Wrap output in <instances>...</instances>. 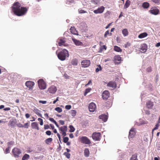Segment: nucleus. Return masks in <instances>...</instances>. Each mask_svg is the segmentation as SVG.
Segmentation results:
<instances>
[{
  "instance_id": "44",
  "label": "nucleus",
  "mask_w": 160,
  "mask_h": 160,
  "mask_svg": "<svg viewBox=\"0 0 160 160\" xmlns=\"http://www.w3.org/2000/svg\"><path fill=\"white\" fill-rule=\"evenodd\" d=\"M68 140V138L67 137H63V141L64 143H66Z\"/></svg>"
},
{
  "instance_id": "22",
  "label": "nucleus",
  "mask_w": 160,
  "mask_h": 160,
  "mask_svg": "<svg viewBox=\"0 0 160 160\" xmlns=\"http://www.w3.org/2000/svg\"><path fill=\"white\" fill-rule=\"evenodd\" d=\"M141 52H146L147 49V45L146 44H143L140 48Z\"/></svg>"
},
{
  "instance_id": "55",
  "label": "nucleus",
  "mask_w": 160,
  "mask_h": 160,
  "mask_svg": "<svg viewBox=\"0 0 160 160\" xmlns=\"http://www.w3.org/2000/svg\"><path fill=\"white\" fill-rule=\"evenodd\" d=\"M91 90L90 88H87L85 90V94H87L89 92L90 90Z\"/></svg>"
},
{
  "instance_id": "14",
  "label": "nucleus",
  "mask_w": 160,
  "mask_h": 160,
  "mask_svg": "<svg viewBox=\"0 0 160 160\" xmlns=\"http://www.w3.org/2000/svg\"><path fill=\"white\" fill-rule=\"evenodd\" d=\"M136 134L134 128H131L129 132L128 138H133Z\"/></svg>"
},
{
  "instance_id": "47",
  "label": "nucleus",
  "mask_w": 160,
  "mask_h": 160,
  "mask_svg": "<svg viewBox=\"0 0 160 160\" xmlns=\"http://www.w3.org/2000/svg\"><path fill=\"white\" fill-rule=\"evenodd\" d=\"M10 147H8V148H7L5 150V153L6 154H7L8 153H9L10 152Z\"/></svg>"
},
{
  "instance_id": "16",
  "label": "nucleus",
  "mask_w": 160,
  "mask_h": 160,
  "mask_svg": "<svg viewBox=\"0 0 160 160\" xmlns=\"http://www.w3.org/2000/svg\"><path fill=\"white\" fill-rule=\"evenodd\" d=\"M72 40L73 41V42H74V44L76 46H83V44L81 42L79 41L78 40H77L75 38H72Z\"/></svg>"
},
{
  "instance_id": "29",
  "label": "nucleus",
  "mask_w": 160,
  "mask_h": 160,
  "mask_svg": "<svg viewBox=\"0 0 160 160\" xmlns=\"http://www.w3.org/2000/svg\"><path fill=\"white\" fill-rule=\"evenodd\" d=\"M122 32L123 35L124 37L128 36V32L127 29H124L123 30H122Z\"/></svg>"
},
{
  "instance_id": "31",
  "label": "nucleus",
  "mask_w": 160,
  "mask_h": 160,
  "mask_svg": "<svg viewBox=\"0 0 160 160\" xmlns=\"http://www.w3.org/2000/svg\"><path fill=\"white\" fill-rule=\"evenodd\" d=\"M149 6V4L147 2H143L142 5V7L144 8H147Z\"/></svg>"
},
{
  "instance_id": "37",
  "label": "nucleus",
  "mask_w": 160,
  "mask_h": 160,
  "mask_svg": "<svg viewBox=\"0 0 160 160\" xmlns=\"http://www.w3.org/2000/svg\"><path fill=\"white\" fill-rule=\"evenodd\" d=\"M91 2L95 5H97L99 3V1L98 0H91Z\"/></svg>"
},
{
  "instance_id": "57",
  "label": "nucleus",
  "mask_w": 160,
  "mask_h": 160,
  "mask_svg": "<svg viewBox=\"0 0 160 160\" xmlns=\"http://www.w3.org/2000/svg\"><path fill=\"white\" fill-rule=\"evenodd\" d=\"M159 126V125L158 124H157L156 125L155 127L153 129V130H156L158 129V127Z\"/></svg>"
},
{
  "instance_id": "4",
  "label": "nucleus",
  "mask_w": 160,
  "mask_h": 160,
  "mask_svg": "<svg viewBox=\"0 0 160 160\" xmlns=\"http://www.w3.org/2000/svg\"><path fill=\"white\" fill-rule=\"evenodd\" d=\"M38 87L40 89H45L46 88V84L42 79H39L38 81Z\"/></svg>"
},
{
  "instance_id": "18",
  "label": "nucleus",
  "mask_w": 160,
  "mask_h": 160,
  "mask_svg": "<svg viewBox=\"0 0 160 160\" xmlns=\"http://www.w3.org/2000/svg\"><path fill=\"white\" fill-rule=\"evenodd\" d=\"M58 42L59 46H61L62 45L65 46V41L62 39H58Z\"/></svg>"
},
{
  "instance_id": "17",
  "label": "nucleus",
  "mask_w": 160,
  "mask_h": 160,
  "mask_svg": "<svg viewBox=\"0 0 160 160\" xmlns=\"http://www.w3.org/2000/svg\"><path fill=\"white\" fill-rule=\"evenodd\" d=\"M153 103L152 102H151L150 101H149L147 102L146 103V106L148 108L150 109H152L153 107Z\"/></svg>"
},
{
  "instance_id": "34",
  "label": "nucleus",
  "mask_w": 160,
  "mask_h": 160,
  "mask_svg": "<svg viewBox=\"0 0 160 160\" xmlns=\"http://www.w3.org/2000/svg\"><path fill=\"white\" fill-rule=\"evenodd\" d=\"M30 157L29 155L25 154H24V155L23 156L22 158V160H26V159H28V158H29Z\"/></svg>"
},
{
  "instance_id": "20",
  "label": "nucleus",
  "mask_w": 160,
  "mask_h": 160,
  "mask_svg": "<svg viewBox=\"0 0 160 160\" xmlns=\"http://www.w3.org/2000/svg\"><path fill=\"white\" fill-rule=\"evenodd\" d=\"M121 60V58L119 55L115 56L114 57V61L115 63H118V62Z\"/></svg>"
},
{
  "instance_id": "49",
  "label": "nucleus",
  "mask_w": 160,
  "mask_h": 160,
  "mask_svg": "<svg viewBox=\"0 0 160 160\" xmlns=\"http://www.w3.org/2000/svg\"><path fill=\"white\" fill-rule=\"evenodd\" d=\"M78 12L80 13H86L87 12L82 9H79Z\"/></svg>"
},
{
  "instance_id": "8",
  "label": "nucleus",
  "mask_w": 160,
  "mask_h": 160,
  "mask_svg": "<svg viewBox=\"0 0 160 160\" xmlns=\"http://www.w3.org/2000/svg\"><path fill=\"white\" fill-rule=\"evenodd\" d=\"M149 12L152 14L156 15L159 13V10L156 7H154L151 8Z\"/></svg>"
},
{
  "instance_id": "63",
  "label": "nucleus",
  "mask_w": 160,
  "mask_h": 160,
  "mask_svg": "<svg viewBox=\"0 0 160 160\" xmlns=\"http://www.w3.org/2000/svg\"><path fill=\"white\" fill-rule=\"evenodd\" d=\"M10 109H11L10 108L8 107V108H4V110L5 111H9V110H10Z\"/></svg>"
},
{
  "instance_id": "19",
  "label": "nucleus",
  "mask_w": 160,
  "mask_h": 160,
  "mask_svg": "<svg viewBox=\"0 0 160 160\" xmlns=\"http://www.w3.org/2000/svg\"><path fill=\"white\" fill-rule=\"evenodd\" d=\"M99 119H102L104 122H106L108 118V116L104 114L100 115L99 116Z\"/></svg>"
},
{
  "instance_id": "30",
  "label": "nucleus",
  "mask_w": 160,
  "mask_h": 160,
  "mask_svg": "<svg viewBox=\"0 0 160 160\" xmlns=\"http://www.w3.org/2000/svg\"><path fill=\"white\" fill-rule=\"evenodd\" d=\"M59 130L62 132H66L67 130V127L66 126H64L59 128Z\"/></svg>"
},
{
  "instance_id": "36",
  "label": "nucleus",
  "mask_w": 160,
  "mask_h": 160,
  "mask_svg": "<svg viewBox=\"0 0 160 160\" xmlns=\"http://www.w3.org/2000/svg\"><path fill=\"white\" fill-rule=\"evenodd\" d=\"M55 110L59 113H60L62 111V109L60 107H56L55 108Z\"/></svg>"
},
{
  "instance_id": "58",
  "label": "nucleus",
  "mask_w": 160,
  "mask_h": 160,
  "mask_svg": "<svg viewBox=\"0 0 160 160\" xmlns=\"http://www.w3.org/2000/svg\"><path fill=\"white\" fill-rule=\"evenodd\" d=\"M145 112L146 114L149 115L150 114V111L148 110H145Z\"/></svg>"
},
{
  "instance_id": "60",
  "label": "nucleus",
  "mask_w": 160,
  "mask_h": 160,
  "mask_svg": "<svg viewBox=\"0 0 160 160\" xmlns=\"http://www.w3.org/2000/svg\"><path fill=\"white\" fill-rule=\"evenodd\" d=\"M57 136H58V138L59 140L61 142V136H60V135L58 133H57Z\"/></svg>"
},
{
  "instance_id": "24",
  "label": "nucleus",
  "mask_w": 160,
  "mask_h": 160,
  "mask_svg": "<svg viewBox=\"0 0 160 160\" xmlns=\"http://www.w3.org/2000/svg\"><path fill=\"white\" fill-rule=\"evenodd\" d=\"M84 155L86 157H88L89 156L90 152L88 148H86L85 149L84 152Z\"/></svg>"
},
{
  "instance_id": "27",
  "label": "nucleus",
  "mask_w": 160,
  "mask_h": 160,
  "mask_svg": "<svg viewBox=\"0 0 160 160\" xmlns=\"http://www.w3.org/2000/svg\"><path fill=\"white\" fill-rule=\"evenodd\" d=\"M138 154L135 153L132 155V157L130 158V160H138Z\"/></svg>"
},
{
  "instance_id": "2",
  "label": "nucleus",
  "mask_w": 160,
  "mask_h": 160,
  "mask_svg": "<svg viewBox=\"0 0 160 160\" xmlns=\"http://www.w3.org/2000/svg\"><path fill=\"white\" fill-rule=\"evenodd\" d=\"M57 56L59 59L61 61H64L66 59L67 57H68L69 53L66 49H64L59 52Z\"/></svg>"
},
{
  "instance_id": "13",
  "label": "nucleus",
  "mask_w": 160,
  "mask_h": 160,
  "mask_svg": "<svg viewBox=\"0 0 160 160\" xmlns=\"http://www.w3.org/2000/svg\"><path fill=\"white\" fill-rule=\"evenodd\" d=\"M88 108L90 112H93L96 108V105L93 102H92L89 104Z\"/></svg>"
},
{
  "instance_id": "39",
  "label": "nucleus",
  "mask_w": 160,
  "mask_h": 160,
  "mask_svg": "<svg viewBox=\"0 0 160 160\" xmlns=\"http://www.w3.org/2000/svg\"><path fill=\"white\" fill-rule=\"evenodd\" d=\"M69 128L70 129L69 130V132H73L75 130V128L73 127L72 125H70L69 126Z\"/></svg>"
},
{
  "instance_id": "10",
  "label": "nucleus",
  "mask_w": 160,
  "mask_h": 160,
  "mask_svg": "<svg viewBox=\"0 0 160 160\" xmlns=\"http://www.w3.org/2000/svg\"><path fill=\"white\" fill-rule=\"evenodd\" d=\"M105 9V8L103 6H102L98 8V9L94 10L93 12L94 13L97 14L102 13Z\"/></svg>"
},
{
  "instance_id": "61",
  "label": "nucleus",
  "mask_w": 160,
  "mask_h": 160,
  "mask_svg": "<svg viewBox=\"0 0 160 160\" xmlns=\"http://www.w3.org/2000/svg\"><path fill=\"white\" fill-rule=\"evenodd\" d=\"M58 98H59V97H57V98L55 100H54L53 101V104H55L56 103V102L58 101Z\"/></svg>"
},
{
  "instance_id": "25",
  "label": "nucleus",
  "mask_w": 160,
  "mask_h": 160,
  "mask_svg": "<svg viewBox=\"0 0 160 160\" xmlns=\"http://www.w3.org/2000/svg\"><path fill=\"white\" fill-rule=\"evenodd\" d=\"M70 31L72 34L74 35L77 34V32L74 27H71L70 29Z\"/></svg>"
},
{
  "instance_id": "53",
  "label": "nucleus",
  "mask_w": 160,
  "mask_h": 160,
  "mask_svg": "<svg viewBox=\"0 0 160 160\" xmlns=\"http://www.w3.org/2000/svg\"><path fill=\"white\" fill-rule=\"evenodd\" d=\"M46 133L48 135H50L51 134V131L48 130L46 132Z\"/></svg>"
},
{
  "instance_id": "5",
  "label": "nucleus",
  "mask_w": 160,
  "mask_h": 160,
  "mask_svg": "<svg viewBox=\"0 0 160 160\" xmlns=\"http://www.w3.org/2000/svg\"><path fill=\"white\" fill-rule=\"evenodd\" d=\"M80 139L81 142L82 143L89 144L91 143L90 140L86 136H82Z\"/></svg>"
},
{
  "instance_id": "45",
  "label": "nucleus",
  "mask_w": 160,
  "mask_h": 160,
  "mask_svg": "<svg viewBox=\"0 0 160 160\" xmlns=\"http://www.w3.org/2000/svg\"><path fill=\"white\" fill-rule=\"evenodd\" d=\"M110 34L109 31V30H107L106 31L104 35V38H106L107 37L108 35H109Z\"/></svg>"
},
{
  "instance_id": "7",
  "label": "nucleus",
  "mask_w": 160,
  "mask_h": 160,
  "mask_svg": "<svg viewBox=\"0 0 160 160\" xmlns=\"http://www.w3.org/2000/svg\"><path fill=\"white\" fill-rule=\"evenodd\" d=\"M81 64L82 67L86 68L90 65L91 62L90 60L85 59L82 61Z\"/></svg>"
},
{
  "instance_id": "50",
  "label": "nucleus",
  "mask_w": 160,
  "mask_h": 160,
  "mask_svg": "<svg viewBox=\"0 0 160 160\" xmlns=\"http://www.w3.org/2000/svg\"><path fill=\"white\" fill-rule=\"evenodd\" d=\"M65 108L67 110H69L71 108V106L70 105H67L65 106Z\"/></svg>"
},
{
  "instance_id": "21",
  "label": "nucleus",
  "mask_w": 160,
  "mask_h": 160,
  "mask_svg": "<svg viewBox=\"0 0 160 160\" xmlns=\"http://www.w3.org/2000/svg\"><path fill=\"white\" fill-rule=\"evenodd\" d=\"M31 127L33 129H36L39 130V128L38 127V124L36 122H33L31 123Z\"/></svg>"
},
{
  "instance_id": "46",
  "label": "nucleus",
  "mask_w": 160,
  "mask_h": 160,
  "mask_svg": "<svg viewBox=\"0 0 160 160\" xmlns=\"http://www.w3.org/2000/svg\"><path fill=\"white\" fill-rule=\"evenodd\" d=\"M23 128H28L29 126V122L26 123L24 124V125H23Z\"/></svg>"
},
{
  "instance_id": "1",
  "label": "nucleus",
  "mask_w": 160,
  "mask_h": 160,
  "mask_svg": "<svg viewBox=\"0 0 160 160\" xmlns=\"http://www.w3.org/2000/svg\"><path fill=\"white\" fill-rule=\"evenodd\" d=\"M11 8L14 14L18 16L24 15L28 10L26 7H21V4L18 2H15Z\"/></svg>"
},
{
  "instance_id": "35",
  "label": "nucleus",
  "mask_w": 160,
  "mask_h": 160,
  "mask_svg": "<svg viewBox=\"0 0 160 160\" xmlns=\"http://www.w3.org/2000/svg\"><path fill=\"white\" fill-rule=\"evenodd\" d=\"M72 64L74 65H77L78 64V61L76 59H73L71 62Z\"/></svg>"
},
{
  "instance_id": "52",
  "label": "nucleus",
  "mask_w": 160,
  "mask_h": 160,
  "mask_svg": "<svg viewBox=\"0 0 160 160\" xmlns=\"http://www.w3.org/2000/svg\"><path fill=\"white\" fill-rule=\"evenodd\" d=\"M49 128V126L48 124H45L44 125V128L45 129H47Z\"/></svg>"
},
{
  "instance_id": "43",
  "label": "nucleus",
  "mask_w": 160,
  "mask_h": 160,
  "mask_svg": "<svg viewBox=\"0 0 160 160\" xmlns=\"http://www.w3.org/2000/svg\"><path fill=\"white\" fill-rule=\"evenodd\" d=\"M151 1L157 4H159L160 0H151Z\"/></svg>"
},
{
  "instance_id": "12",
  "label": "nucleus",
  "mask_w": 160,
  "mask_h": 160,
  "mask_svg": "<svg viewBox=\"0 0 160 160\" xmlns=\"http://www.w3.org/2000/svg\"><path fill=\"white\" fill-rule=\"evenodd\" d=\"M109 93L108 91H105L103 92L102 97L104 100H106L109 97Z\"/></svg>"
},
{
  "instance_id": "3",
  "label": "nucleus",
  "mask_w": 160,
  "mask_h": 160,
  "mask_svg": "<svg viewBox=\"0 0 160 160\" xmlns=\"http://www.w3.org/2000/svg\"><path fill=\"white\" fill-rule=\"evenodd\" d=\"M12 152L14 157L16 158L20 157L22 153L21 150L17 148H14L12 149Z\"/></svg>"
},
{
  "instance_id": "64",
  "label": "nucleus",
  "mask_w": 160,
  "mask_h": 160,
  "mask_svg": "<svg viewBox=\"0 0 160 160\" xmlns=\"http://www.w3.org/2000/svg\"><path fill=\"white\" fill-rule=\"evenodd\" d=\"M160 46V42L157 43L155 45V46L156 47H159Z\"/></svg>"
},
{
  "instance_id": "51",
  "label": "nucleus",
  "mask_w": 160,
  "mask_h": 160,
  "mask_svg": "<svg viewBox=\"0 0 160 160\" xmlns=\"http://www.w3.org/2000/svg\"><path fill=\"white\" fill-rule=\"evenodd\" d=\"M17 126L19 128H23L24 126L23 125L20 123H18L17 124Z\"/></svg>"
},
{
  "instance_id": "32",
  "label": "nucleus",
  "mask_w": 160,
  "mask_h": 160,
  "mask_svg": "<svg viewBox=\"0 0 160 160\" xmlns=\"http://www.w3.org/2000/svg\"><path fill=\"white\" fill-rule=\"evenodd\" d=\"M52 141V138H49L47 139L45 141V143L47 144H50V143Z\"/></svg>"
},
{
  "instance_id": "42",
  "label": "nucleus",
  "mask_w": 160,
  "mask_h": 160,
  "mask_svg": "<svg viewBox=\"0 0 160 160\" xmlns=\"http://www.w3.org/2000/svg\"><path fill=\"white\" fill-rule=\"evenodd\" d=\"M131 45V43L129 42H127L126 44H125L124 47L125 48H128L129 47H130Z\"/></svg>"
},
{
  "instance_id": "40",
  "label": "nucleus",
  "mask_w": 160,
  "mask_h": 160,
  "mask_svg": "<svg viewBox=\"0 0 160 160\" xmlns=\"http://www.w3.org/2000/svg\"><path fill=\"white\" fill-rule=\"evenodd\" d=\"M71 115L72 117H74L75 116L76 113V111L75 110H72L71 111Z\"/></svg>"
},
{
  "instance_id": "38",
  "label": "nucleus",
  "mask_w": 160,
  "mask_h": 160,
  "mask_svg": "<svg viewBox=\"0 0 160 160\" xmlns=\"http://www.w3.org/2000/svg\"><path fill=\"white\" fill-rule=\"evenodd\" d=\"M98 66V68H97L95 70V71L97 72H98L100 71H101L102 69V68L100 65H99Z\"/></svg>"
},
{
  "instance_id": "62",
  "label": "nucleus",
  "mask_w": 160,
  "mask_h": 160,
  "mask_svg": "<svg viewBox=\"0 0 160 160\" xmlns=\"http://www.w3.org/2000/svg\"><path fill=\"white\" fill-rule=\"evenodd\" d=\"M25 117L27 118H29L30 115L28 113H26L25 114Z\"/></svg>"
},
{
  "instance_id": "48",
  "label": "nucleus",
  "mask_w": 160,
  "mask_h": 160,
  "mask_svg": "<svg viewBox=\"0 0 160 160\" xmlns=\"http://www.w3.org/2000/svg\"><path fill=\"white\" fill-rule=\"evenodd\" d=\"M14 144V142L13 141H10L8 143V146H11L13 145Z\"/></svg>"
},
{
  "instance_id": "59",
  "label": "nucleus",
  "mask_w": 160,
  "mask_h": 160,
  "mask_svg": "<svg viewBox=\"0 0 160 160\" xmlns=\"http://www.w3.org/2000/svg\"><path fill=\"white\" fill-rule=\"evenodd\" d=\"M66 132H62V136L63 137H64L67 134L66 133Z\"/></svg>"
},
{
  "instance_id": "28",
  "label": "nucleus",
  "mask_w": 160,
  "mask_h": 160,
  "mask_svg": "<svg viewBox=\"0 0 160 160\" xmlns=\"http://www.w3.org/2000/svg\"><path fill=\"white\" fill-rule=\"evenodd\" d=\"M147 35L148 34L146 32H143L140 34L138 36V38H142L147 37Z\"/></svg>"
},
{
  "instance_id": "15",
  "label": "nucleus",
  "mask_w": 160,
  "mask_h": 160,
  "mask_svg": "<svg viewBox=\"0 0 160 160\" xmlns=\"http://www.w3.org/2000/svg\"><path fill=\"white\" fill-rule=\"evenodd\" d=\"M107 86L113 88H116L117 86L116 83L114 82L110 81L107 84Z\"/></svg>"
},
{
  "instance_id": "23",
  "label": "nucleus",
  "mask_w": 160,
  "mask_h": 160,
  "mask_svg": "<svg viewBox=\"0 0 160 160\" xmlns=\"http://www.w3.org/2000/svg\"><path fill=\"white\" fill-rule=\"evenodd\" d=\"M33 111L38 116L41 118H43L42 117V114L39 113V112H40V111L37 108H34V109L33 110Z\"/></svg>"
},
{
  "instance_id": "9",
  "label": "nucleus",
  "mask_w": 160,
  "mask_h": 160,
  "mask_svg": "<svg viewBox=\"0 0 160 160\" xmlns=\"http://www.w3.org/2000/svg\"><path fill=\"white\" fill-rule=\"evenodd\" d=\"M34 84V82L31 81H27L25 83V85L29 88V90L32 89Z\"/></svg>"
},
{
  "instance_id": "11",
  "label": "nucleus",
  "mask_w": 160,
  "mask_h": 160,
  "mask_svg": "<svg viewBox=\"0 0 160 160\" xmlns=\"http://www.w3.org/2000/svg\"><path fill=\"white\" fill-rule=\"evenodd\" d=\"M57 89L54 86H52L48 89V92L52 94H54L56 92Z\"/></svg>"
},
{
  "instance_id": "41",
  "label": "nucleus",
  "mask_w": 160,
  "mask_h": 160,
  "mask_svg": "<svg viewBox=\"0 0 160 160\" xmlns=\"http://www.w3.org/2000/svg\"><path fill=\"white\" fill-rule=\"evenodd\" d=\"M64 154L66 156V157L67 158H70V153H68L67 152H65L64 153Z\"/></svg>"
},
{
  "instance_id": "54",
  "label": "nucleus",
  "mask_w": 160,
  "mask_h": 160,
  "mask_svg": "<svg viewBox=\"0 0 160 160\" xmlns=\"http://www.w3.org/2000/svg\"><path fill=\"white\" fill-rule=\"evenodd\" d=\"M39 102L40 103H42L43 104H46V103L47 102L46 101L40 100L39 101Z\"/></svg>"
},
{
  "instance_id": "6",
  "label": "nucleus",
  "mask_w": 160,
  "mask_h": 160,
  "mask_svg": "<svg viewBox=\"0 0 160 160\" xmlns=\"http://www.w3.org/2000/svg\"><path fill=\"white\" fill-rule=\"evenodd\" d=\"M101 135L100 132H93L92 135L93 139L95 141H99L101 137Z\"/></svg>"
},
{
  "instance_id": "56",
  "label": "nucleus",
  "mask_w": 160,
  "mask_h": 160,
  "mask_svg": "<svg viewBox=\"0 0 160 160\" xmlns=\"http://www.w3.org/2000/svg\"><path fill=\"white\" fill-rule=\"evenodd\" d=\"M60 123L62 125H63L64 124V121L62 120H60L59 121Z\"/></svg>"
},
{
  "instance_id": "33",
  "label": "nucleus",
  "mask_w": 160,
  "mask_h": 160,
  "mask_svg": "<svg viewBox=\"0 0 160 160\" xmlns=\"http://www.w3.org/2000/svg\"><path fill=\"white\" fill-rule=\"evenodd\" d=\"M114 50L118 52H120L122 51V49L120 48L117 46H115L114 47Z\"/></svg>"
},
{
  "instance_id": "26",
  "label": "nucleus",
  "mask_w": 160,
  "mask_h": 160,
  "mask_svg": "<svg viewBox=\"0 0 160 160\" xmlns=\"http://www.w3.org/2000/svg\"><path fill=\"white\" fill-rule=\"evenodd\" d=\"M131 2L129 0H127L126 1L124 5V8H127L130 5Z\"/></svg>"
}]
</instances>
